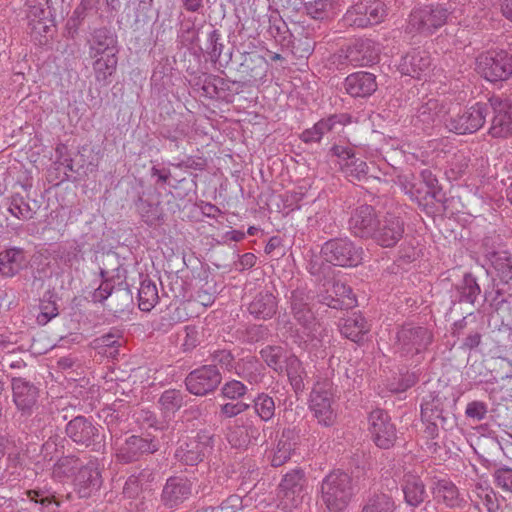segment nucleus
<instances>
[{"label":"nucleus","instance_id":"nucleus-1","mask_svg":"<svg viewBox=\"0 0 512 512\" xmlns=\"http://www.w3.org/2000/svg\"><path fill=\"white\" fill-rule=\"evenodd\" d=\"M354 495L352 480L348 474L333 471L321 483V502L328 512H344Z\"/></svg>","mask_w":512,"mask_h":512},{"label":"nucleus","instance_id":"nucleus-2","mask_svg":"<svg viewBox=\"0 0 512 512\" xmlns=\"http://www.w3.org/2000/svg\"><path fill=\"white\" fill-rule=\"evenodd\" d=\"M309 409L318 424L325 427H330L335 424L337 420V408L334 389L331 383L324 382L315 384L310 394Z\"/></svg>","mask_w":512,"mask_h":512},{"label":"nucleus","instance_id":"nucleus-3","mask_svg":"<svg viewBox=\"0 0 512 512\" xmlns=\"http://www.w3.org/2000/svg\"><path fill=\"white\" fill-rule=\"evenodd\" d=\"M324 259L341 267H355L362 263L363 250L356 247L348 238H336L327 241L322 246Z\"/></svg>","mask_w":512,"mask_h":512},{"label":"nucleus","instance_id":"nucleus-4","mask_svg":"<svg viewBox=\"0 0 512 512\" xmlns=\"http://www.w3.org/2000/svg\"><path fill=\"white\" fill-rule=\"evenodd\" d=\"M387 15L385 5L380 0H360L344 16L350 26L365 28L384 20Z\"/></svg>","mask_w":512,"mask_h":512},{"label":"nucleus","instance_id":"nucleus-5","mask_svg":"<svg viewBox=\"0 0 512 512\" xmlns=\"http://www.w3.org/2000/svg\"><path fill=\"white\" fill-rule=\"evenodd\" d=\"M294 317L302 325L298 335L299 345L308 351L315 350L321 343V326L314 321L313 314L306 304L298 303L294 296L292 302Z\"/></svg>","mask_w":512,"mask_h":512},{"label":"nucleus","instance_id":"nucleus-6","mask_svg":"<svg viewBox=\"0 0 512 512\" xmlns=\"http://www.w3.org/2000/svg\"><path fill=\"white\" fill-rule=\"evenodd\" d=\"M489 113V105L476 103L461 114L445 119L446 128L457 134L474 133L485 123Z\"/></svg>","mask_w":512,"mask_h":512},{"label":"nucleus","instance_id":"nucleus-7","mask_svg":"<svg viewBox=\"0 0 512 512\" xmlns=\"http://www.w3.org/2000/svg\"><path fill=\"white\" fill-rule=\"evenodd\" d=\"M350 122L347 114H333L320 119L311 128L305 129L300 134V139L305 143H320L323 139L328 141L340 134Z\"/></svg>","mask_w":512,"mask_h":512},{"label":"nucleus","instance_id":"nucleus-8","mask_svg":"<svg viewBox=\"0 0 512 512\" xmlns=\"http://www.w3.org/2000/svg\"><path fill=\"white\" fill-rule=\"evenodd\" d=\"M448 14V9L442 5L414 9L409 17V28L424 34H432L446 23Z\"/></svg>","mask_w":512,"mask_h":512},{"label":"nucleus","instance_id":"nucleus-9","mask_svg":"<svg viewBox=\"0 0 512 512\" xmlns=\"http://www.w3.org/2000/svg\"><path fill=\"white\" fill-rule=\"evenodd\" d=\"M477 67L488 81H503L512 75V56L504 51L487 53L478 58Z\"/></svg>","mask_w":512,"mask_h":512},{"label":"nucleus","instance_id":"nucleus-10","mask_svg":"<svg viewBox=\"0 0 512 512\" xmlns=\"http://www.w3.org/2000/svg\"><path fill=\"white\" fill-rule=\"evenodd\" d=\"M305 476L302 470L287 472L279 485L280 504L284 509L298 507L304 500Z\"/></svg>","mask_w":512,"mask_h":512},{"label":"nucleus","instance_id":"nucleus-11","mask_svg":"<svg viewBox=\"0 0 512 512\" xmlns=\"http://www.w3.org/2000/svg\"><path fill=\"white\" fill-rule=\"evenodd\" d=\"M109 430L112 438H115L114 445L117 457L123 462L134 461L141 455L145 453H153L158 449L157 444L154 441L135 435L126 438L122 442L119 438H116V435L111 428H109Z\"/></svg>","mask_w":512,"mask_h":512},{"label":"nucleus","instance_id":"nucleus-12","mask_svg":"<svg viewBox=\"0 0 512 512\" xmlns=\"http://www.w3.org/2000/svg\"><path fill=\"white\" fill-rule=\"evenodd\" d=\"M27 18L32 32L42 36L54 26L53 10L50 0H25Z\"/></svg>","mask_w":512,"mask_h":512},{"label":"nucleus","instance_id":"nucleus-13","mask_svg":"<svg viewBox=\"0 0 512 512\" xmlns=\"http://www.w3.org/2000/svg\"><path fill=\"white\" fill-rule=\"evenodd\" d=\"M212 438L207 433H198L197 436L181 441L175 452L176 458L187 464L196 465L202 461L205 454L210 450Z\"/></svg>","mask_w":512,"mask_h":512},{"label":"nucleus","instance_id":"nucleus-14","mask_svg":"<svg viewBox=\"0 0 512 512\" xmlns=\"http://www.w3.org/2000/svg\"><path fill=\"white\" fill-rule=\"evenodd\" d=\"M369 431L375 444L384 449L393 446L396 440V429L390 418L382 410H374L369 415Z\"/></svg>","mask_w":512,"mask_h":512},{"label":"nucleus","instance_id":"nucleus-15","mask_svg":"<svg viewBox=\"0 0 512 512\" xmlns=\"http://www.w3.org/2000/svg\"><path fill=\"white\" fill-rule=\"evenodd\" d=\"M221 382V376L215 366L206 365L192 371L186 377L187 390L197 396L213 391Z\"/></svg>","mask_w":512,"mask_h":512},{"label":"nucleus","instance_id":"nucleus-16","mask_svg":"<svg viewBox=\"0 0 512 512\" xmlns=\"http://www.w3.org/2000/svg\"><path fill=\"white\" fill-rule=\"evenodd\" d=\"M432 67L430 53L422 48H414L402 57L399 63V71L403 75L413 78H425L429 75Z\"/></svg>","mask_w":512,"mask_h":512},{"label":"nucleus","instance_id":"nucleus-17","mask_svg":"<svg viewBox=\"0 0 512 512\" xmlns=\"http://www.w3.org/2000/svg\"><path fill=\"white\" fill-rule=\"evenodd\" d=\"M380 48L371 39H357L346 50L348 62L357 66H369L378 61Z\"/></svg>","mask_w":512,"mask_h":512},{"label":"nucleus","instance_id":"nucleus-18","mask_svg":"<svg viewBox=\"0 0 512 512\" xmlns=\"http://www.w3.org/2000/svg\"><path fill=\"white\" fill-rule=\"evenodd\" d=\"M489 109L493 108L495 115L489 133L493 137H506L512 134V103L491 99Z\"/></svg>","mask_w":512,"mask_h":512},{"label":"nucleus","instance_id":"nucleus-19","mask_svg":"<svg viewBox=\"0 0 512 512\" xmlns=\"http://www.w3.org/2000/svg\"><path fill=\"white\" fill-rule=\"evenodd\" d=\"M296 438L294 430L285 429L278 437L276 444L266 451V458L273 467H279L290 459Z\"/></svg>","mask_w":512,"mask_h":512},{"label":"nucleus","instance_id":"nucleus-20","mask_svg":"<svg viewBox=\"0 0 512 512\" xmlns=\"http://www.w3.org/2000/svg\"><path fill=\"white\" fill-rule=\"evenodd\" d=\"M89 56L118 54L117 37L107 28L94 29L88 39Z\"/></svg>","mask_w":512,"mask_h":512},{"label":"nucleus","instance_id":"nucleus-21","mask_svg":"<svg viewBox=\"0 0 512 512\" xmlns=\"http://www.w3.org/2000/svg\"><path fill=\"white\" fill-rule=\"evenodd\" d=\"M102 485L99 469L90 464L81 468L75 478V488L81 498L95 494Z\"/></svg>","mask_w":512,"mask_h":512},{"label":"nucleus","instance_id":"nucleus-22","mask_svg":"<svg viewBox=\"0 0 512 512\" xmlns=\"http://www.w3.org/2000/svg\"><path fill=\"white\" fill-rule=\"evenodd\" d=\"M375 225L374 209L368 205L358 207L349 221L351 231L359 237H370L375 231Z\"/></svg>","mask_w":512,"mask_h":512},{"label":"nucleus","instance_id":"nucleus-23","mask_svg":"<svg viewBox=\"0 0 512 512\" xmlns=\"http://www.w3.org/2000/svg\"><path fill=\"white\" fill-rule=\"evenodd\" d=\"M191 494L190 482L181 477H171L163 488L162 500L164 504L173 508L182 503Z\"/></svg>","mask_w":512,"mask_h":512},{"label":"nucleus","instance_id":"nucleus-24","mask_svg":"<svg viewBox=\"0 0 512 512\" xmlns=\"http://www.w3.org/2000/svg\"><path fill=\"white\" fill-rule=\"evenodd\" d=\"M345 89L352 97H367L377 89L376 78L372 73L357 72L345 79Z\"/></svg>","mask_w":512,"mask_h":512},{"label":"nucleus","instance_id":"nucleus-25","mask_svg":"<svg viewBox=\"0 0 512 512\" xmlns=\"http://www.w3.org/2000/svg\"><path fill=\"white\" fill-rule=\"evenodd\" d=\"M66 433L75 443L88 446L98 435V428L86 418L79 416L67 424Z\"/></svg>","mask_w":512,"mask_h":512},{"label":"nucleus","instance_id":"nucleus-26","mask_svg":"<svg viewBox=\"0 0 512 512\" xmlns=\"http://www.w3.org/2000/svg\"><path fill=\"white\" fill-rule=\"evenodd\" d=\"M398 342L407 353L420 352L430 342V335L424 328H403L399 331Z\"/></svg>","mask_w":512,"mask_h":512},{"label":"nucleus","instance_id":"nucleus-27","mask_svg":"<svg viewBox=\"0 0 512 512\" xmlns=\"http://www.w3.org/2000/svg\"><path fill=\"white\" fill-rule=\"evenodd\" d=\"M13 401L17 408L28 411L36 402L37 389L22 378H14L12 381Z\"/></svg>","mask_w":512,"mask_h":512},{"label":"nucleus","instance_id":"nucleus-28","mask_svg":"<svg viewBox=\"0 0 512 512\" xmlns=\"http://www.w3.org/2000/svg\"><path fill=\"white\" fill-rule=\"evenodd\" d=\"M339 329L345 338L355 343H360L369 331L365 318L356 312L344 318L339 325Z\"/></svg>","mask_w":512,"mask_h":512},{"label":"nucleus","instance_id":"nucleus-29","mask_svg":"<svg viewBox=\"0 0 512 512\" xmlns=\"http://www.w3.org/2000/svg\"><path fill=\"white\" fill-rule=\"evenodd\" d=\"M403 224L399 218L393 217L385 220L378 231H374L371 237L383 247L395 245L402 237Z\"/></svg>","mask_w":512,"mask_h":512},{"label":"nucleus","instance_id":"nucleus-30","mask_svg":"<svg viewBox=\"0 0 512 512\" xmlns=\"http://www.w3.org/2000/svg\"><path fill=\"white\" fill-rule=\"evenodd\" d=\"M448 109L446 105L437 99H428L417 109L416 118L425 126H429L436 122H444Z\"/></svg>","mask_w":512,"mask_h":512},{"label":"nucleus","instance_id":"nucleus-31","mask_svg":"<svg viewBox=\"0 0 512 512\" xmlns=\"http://www.w3.org/2000/svg\"><path fill=\"white\" fill-rule=\"evenodd\" d=\"M26 264L21 248L12 247L0 252V274L4 277L15 276Z\"/></svg>","mask_w":512,"mask_h":512},{"label":"nucleus","instance_id":"nucleus-32","mask_svg":"<svg viewBox=\"0 0 512 512\" xmlns=\"http://www.w3.org/2000/svg\"><path fill=\"white\" fill-rule=\"evenodd\" d=\"M433 495L435 499L443 502L449 507L459 506L462 502V498L457 487L447 479H441L435 482Z\"/></svg>","mask_w":512,"mask_h":512},{"label":"nucleus","instance_id":"nucleus-33","mask_svg":"<svg viewBox=\"0 0 512 512\" xmlns=\"http://www.w3.org/2000/svg\"><path fill=\"white\" fill-rule=\"evenodd\" d=\"M224 44L221 41V34L218 30H213L209 33L207 39L206 52L210 57L211 62L220 67L226 66L231 60V53L222 54Z\"/></svg>","mask_w":512,"mask_h":512},{"label":"nucleus","instance_id":"nucleus-34","mask_svg":"<svg viewBox=\"0 0 512 512\" xmlns=\"http://www.w3.org/2000/svg\"><path fill=\"white\" fill-rule=\"evenodd\" d=\"M93 70L97 82L108 83V79L115 73L118 63L117 54H107L98 57H92Z\"/></svg>","mask_w":512,"mask_h":512},{"label":"nucleus","instance_id":"nucleus-35","mask_svg":"<svg viewBox=\"0 0 512 512\" xmlns=\"http://www.w3.org/2000/svg\"><path fill=\"white\" fill-rule=\"evenodd\" d=\"M332 294L323 297V301L332 308H341L342 306H351L355 299L350 287L341 282H335L332 285Z\"/></svg>","mask_w":512,"mask_h":512},{"label":"nucleus","instance_id":"nucleus-36","mask_svg":"<svg viewBox=\"0 0 512 512\" xmlns=\"http://www.w3.org/2000/svg\"><path fill=\"white\" fill-rule=\"evenodd\" d=\"M137 210L148 225H156L162 218L159 199L153 195L140 198L137 203Z\"/></svg>","mask_w":512,"mask_h":512},{"label":"nucleus","instance_id":"nucleus-37","mask_svg":"<svg viewBox=\"0 0 512 512\" xmlns=\"http://www.w3.org/2000/svg\"><path fill=\"white\" fill-rule=\"evenodd\" d=\"M403 493L406 502L411 506H417L425 498V487L418 476L408 475L403 485Z\"/></svg>","mask_w":512,"mask_h":512},{"label":"nucleus","instance_id":"nucleus-38","mask_svg":"<svg viewBox=\"0 0 512 512\" xmlns=\"http://www.w3.org/2000/svg\"><path fill=\"white\" fill-rule=\"evenodd\" d=\"M421 415L425 423H427V433L430 437L434 438L438 434L439 420L442 424L445 422V418L442 416V411L439 409L438 404L432 402H424L421 405Z\"/></svg>","mask_w":512,"mask_h":512},{"label":"nucleus","instance_id":"nucleus-39","mask_svg":"<svg viewBox=\"0 0 512 512\" xmlns=\"http://www.w3.org/2000/svg\"><path fill=\"white\" fill-rule=\"evenodd\" d=\"M158 299L156 284L150 279H143L138 290L139 308L142 311H150Z\"/></svg>","mask_w":512,"mask_h":512},{"label":"nucleus","instance_id":"nucleus-40","mask_svg":"<svg viewBox=\"0 0 512 512\" xmlns=\"http://www.w3.org/2000/svg\"><path fill=\"white\" fill-rule=\"evenodd\" d=\"M496 275L504 282L512 280V256L507 251L496 252L491 258Z\"/></svg>","mask_w":512,"mask_h":512},{"label":"nucleus","instance_id":"nucleus-41","mask_svg":"<svg viewBox=\"0 0 512 512\" xmlns=\"http://www.w3.org/2000/svg\"><path fill=\"white\" fill-rule=\"evenodd\" d=\"M284 369L288 379L296 392L302 391L304 388V369L300 360L294 355H290L285 363Z\"/></svg>","mask_w":512,"mask_h":512},{"label":"nucleus","instance_id":"nucleus-42","mask_svg":"<svg viewBox=\"0 0 512 512\" xmlns=\"http://www.w3.org/2000/svg\"><path fill=\"white\" fill-rule=\"evenodd\" d=\"M261 355L268 366L275 371H283L285 363L291 354L282 347H267L261 350Z\"/></svg>","mask_w":512,"mask_h":512},{"label":"nucleus","instance_id":"nucleus-43","mask_svg":"<svg viewBox=\"0 0 512 512\" xmlns=\"http://www.w3.org/2000/svg\"><path fill=\"white\" fill-rule=\"evenodd\" d=\"M305 10L313 19L323 20L334 14V2L332 0H310L305 3Z\"/></svg>","mask_w":512,"mask_h":512},{"label":"nucleus","instance_id":"nucleus-44","mask_svg":"<svg viewBox=\"0 0 512 512\" xmlns=\"http://www.w3.org/2000/svg\"><path fill=\"white\" fill-rule=\"evenodd\" d=\"M159 405L165 415L175 413L183 405L182 393L175 389L166 390L159 399Z\"/></svg>","mask_w":512,"mask_h":512},{"label":"nucleus","instance_id":"nucleus-45","mask_svg":"<svg viewBox=\"0 0 512 512\" xmlns=\"http://www.w3.org/2000/svg\"><path fill=\"white\" fill-rule=\"evenodd\" d=\"M9 212L20 220H29L33 217L35 210L29 202L21 195L16 194L11 197Z\"/></svg>","mask_w":512,"mask_h":512},{"label":"nucleus","instance_id":"nucleus-46","mask_svg":"<svg viewBox=\"0 0 512 512\" xmlns=\"http://www.w3.org/2000/svg\"><path fill=\"white\" fill-rule=\"evenodd\" d=\"M152 473L149 471H142L139 475H131L124 486L123 493L129 497H136L139 492L144 489V482L150 481Z\"/></svg>","mask_w":512,"mask_h":512},{"label":"nucleus","instance_id":"nucleus-47","mask_svg":"<svg viewBox=\"0 0 512 512\" xmlns=\"http://www.w3.org/2000/svg\"><path fill=\"white\" fill-rule=\"evenodd\" d=\"M288 30L280 19L269 20L264 37L273 40L276 44L284 45L287 40Z\"/></svg>","mask_w":512,"mask_h":512},{"label":"nucleus","instance_id":"nucleus-48","mask_svg":"<svg viewBox=\"0 0 512 512\" xmlns=\"http://www.w3.org/2000/svg\"><path fill=\"white\" fill-rule=\"evenodd\" d=\"M188 133V125L184 121H178L174 124L165 125L161 128L160 134L169 139L171 142L175 143L174 146L178 147L177 143L179 140H182L186 137Z\"/></svg>","mask_w":512,"mask_h":512},{"label":"nucleus","instance_id":"nucleus-49","mask_svg":"<svg viewBox=\"0 0 512 512\" xmlns=\"http://www.w3.org/2000/svg\"><path fill=\"white\" fill-rule=\"evenodd\" d=\"M393 507L394 504L391 498L382 494L370 498L361 512H392Z\"/></svg>","mask_w":512,"mask_h":512},{"label":"nucleus","instance_id":"nucleus-50","mask_svg":"<svg viewBox=\"0 0 512 512\" xmlns=\"http://www.w3.org/2000/svg\"><path fill=\"white\" fill-rule=\"evenodd\" d=\"M118 338L113 334L103 335L95 340V347L100 349V353L115 357L118 354Z\"/></svg>","mask_w":512,"mask_h":512},{"label":"nucleus","instance_id":"nucleus-51","mask_svg":"<svg viewBox=\"0 0 512 512\" xmlns=\"http://www.w3.org/2000/svg\"><path fill=\"white\" fill-rule=\"evenodd\" d=\"M341 170L350 181L362 180L367 175L366 162H344Z\"/></svg>","mask_w":512,"mask_h":512},{"label":"nucleus","instance_id":"nucleus-52","mask_svg":"<svg viewBox=\"0 0 512 512\" xmlns=\"http://www.w3.org/2000/svg\"><path fill=\"white\" fill-rule=\"evenodd\" d=\"M58 315V307L55 301L43 299L40 303V312L37 315V323L46 325L49 321Z\"/></svg>","mask_w":512,"mask_h":512},{"label":"nucleus","instance_id":"nucleus-53","mask_svg":"<svg viewBox=\"0 0 512 512\" xmlns=\"http://www.w3.org/2000/svg\"><path fill=\"white\" fill-rule=\"evenodd\" d=\"M277 301L272 292H267L258 303V316L262 315L264 319L272 317L276 313Z\"/></svg>","mask_w":512,"mask_h":512},{"label":"nucleus","instance_id":"nucleus-54","mask_svg":"<svg viewBox=\"0 0 512 512\" xmlns=\"http://www.w3.org/2000/svg\"><path fill=\"white\" fill-rule=\"evenodd\" d=\"M258 416L268 421L274 416L275 403L273 399L268 395H258Z\"/></svg>","mask_w":512,"mask_h":512},{"label":"nucleus","instance_id":"nucleus-55","mask_svg":"<svg viewBox=\"0 0 512 512\" xmlns=\"http://www.w3.org/2000/svg\"><path fill=\"white\" fill-rule=\"evenodd\" d=\"M417 381L413 373H406L398 382H391L388 384V389L393 393H402L412 387Z\"/></svg>","mask_w":512,"mask_h":512},{"label":"nucleus","instance_id":"nucleus-56","mask_svg":"<svg viewBox=\"0 0 512 512\" xmlns=\"http://www.w3.org/2000/svg\"><path fill=\"white\" fill-rule=\"evenodd\" d=\"M246 387L240 381H231L222 388V393L226 398L235 399L245 394Z\"/></svg>","mask_w":512,"mask_h":512},{"label":"nucleus","instance_id":"nucleus-57","mask_svg":"<svg viewBox=\"0 0 512 512\" xmlns=\"http://www.w3.org/2000/svg\"><path fill=\"white\" fill-rule=\"evenodd\" d=\"M330 151L332 157L341 160H349L355 156L354 148L348 143L333 144Z\"/></svg>","mask_w":512,"mask_h":512},{"label":"nucleus","instance_id":"nucleus-58","mask_svg":"<svg viewBox=\"0 0 512 512\" xmlns=\"http://www.w3.org/2000/svg\"><path fill=\"white\" fill-rule=\"evenodd\" d=\"M494 477L499 487L512 493V469L497 470Z\"/></svg>","mask_w":512,"mask_h":512},{"label":"nucleus","instance_id":"nucleus-59","mask_svg":"<svg viewBox=\"0 0 512 512\" xmlns=\"http://www.w3.org/2000/svg\"><path fill=\"white\" fill-rule=\"evenodd\" d=\"M465 412L470 418L482 420L487 413V408L484 403L473 401L467 405Z\"/></svg>","mask_w":512,"mask_h":512},{"label":"nucleus","instance_id":"nucleus-60","mask_svg":"<svg viewBox=\"0 0 512 512\" xmlns=\"http://www.w3.org/2000/svg\"><path fill=\"white\" fill-rule=\"evenodd\" d=\"M248 407H249V405L244 402H240V401L229 402V403L222 405L221 412H222V414H224L227 417H233V416H236V415L242 413Z\"/></svg>","mask_w":512,"mask_h":512},{"label":"nucleus","instance_id":"nucleus-61","mask_svg":"<svg viewBox=\"0 0 512 512\" xmlns=\"http://www.w3.org/2000/svg\"><path fill=\"white\" fill-rule=\"evenodd\" d=\"M421 178H422L423 183L427 187V191L425 193L435 197L437 194V188H438V181H437L436 177L432 174L431 171L423 170L421 172Z\"/></svg>","mask_w":512,"mask_h":512},{"label":"nucleus","instance_id":"nucleus-62","mask_svg":"<svg viewBox=\"0 0 512 512\" xmlns=\"http://www.w3.org/2000/svg\"><path fill=\"white\" fill-rule=\"evenodd\" d=\"M398 182L403 186V189L406 193L410 194L412 197L418 198L417 194H420V189L416 187V184L413 181L408 179L406 175H399Z\"/></svg>","mask_w":512,"mask_h":512},{"label":"nucleus","instance_id":"nucleus-63","mask_svg":"<svg viewBox=\"0 0 512 512\" xmlns=\"http://www.w3.org/2000/svg\"><path fill=\"white\" fill-rule=\"evenodd\" d=\"M112 291H113V287L110 284V282L104 281L98 287V289H96V291L94 292L93 297H94V299L96 301H104V300H106L112 294Z\"/></svg>","mask_w":512,"mask_h":512},{"label":"nucleus","instance_id":"nucleus-64","mask_svg":"<svg viewBox=\"0 0 512 512\" xmlns=\"http://www.w3.org/2000/svg\"><path fill=\"white\" fill-rule=\"evenodd\" d=\"M185 339L183 342V347L188 350L192 349L196 346L197 343V331L195 328L186 327L185 328Z\"/></svg>","mask_w":512,"mask_h":512}]
</instances>
